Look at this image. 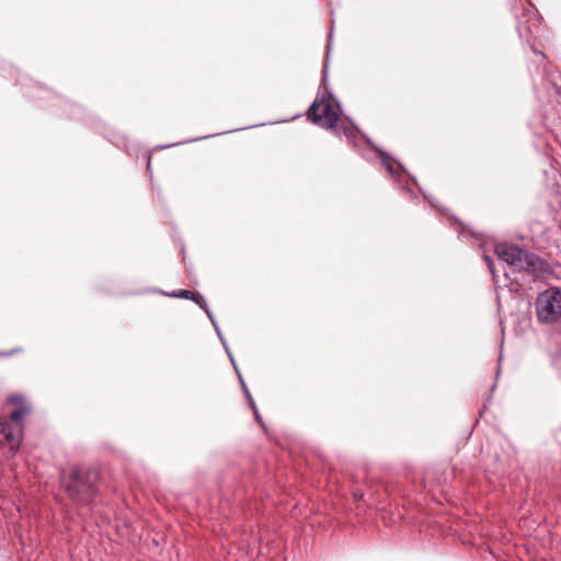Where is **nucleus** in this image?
<instances>
[{"label":"nucleus","mask_w":561,"mask_h":561,"mask_svg":"<svg viewBox=\"0 0 561 561\" xmlns=\"http://www.w3.org/2000/svg\"><path fill=\"white\" fill-rule=\"evenodd\" d=\"M309 117L321 127L331 128L339 119V108L331 99L319 98L309 110Z\"/></svg>","instance_id":"obj_3"},{"label":"nucleus","mask_w":561,"mask_h":561,"mask_svg":"<svg viewBox=\"0 0 561 561\" xmlns=\"http://www.w3.org/2000/svg\"><path fill=\"white\" fill-rule=\"evenodd\" d=\"M199 299L202 300V304L199 305L201 308L206 311V313H207L208 318L210 319V321H211V323H213V325H214L218 336L220 337L224 346L227 348V344H226V342L224 340V336H222V334L220 332V329H219V327H218V324H217V322H216L211 311L209 310V308H208V306H207V304H206V301H205V299H204V297L202 295H199Z\"/></svg>","instance_id":"obj_6"},{"label":"nucleus","mask_w":561,"mask_h":561,"mask_svg":"<svg viewBox=\"0 0 561 561\" xmlns=\"http://www.w3.org/2000/svg\"><path fill=\"white\" fill-rule=\"evenodd\" d=\"M96 478L95 473L83 474L79 469H73L70 472L69 481L62 477V483L71 500L77 503H90L95 495V488L90 477Z\"/></svg>","instance_id":"obj_1"},{"label":"nucleus","mask_w":561,"mask_h":561,"mask_svg":"<svg viewBox=\"0 0 561 561\" xmlns=\"http://www.w3.org/2000/svg\"><path fill=\"white\" fill-rule=\"evenodd\" d=\"M486 261H489V260L486 259ZM488 263H490V262H488ZM489 267H490V272L494 274V271H493V267L491 264H489Z\"/></svg>","instance_id":"obj_15"},{"label":"nucleus","mask_w":561,"mask_h":561,"mask_svg":"<svg viewBox=\"0 0 561 561\" xmlns=\"http://www.w3.org/2000/svg\"><path fill=\"white\" fill-rule=\"evenodd\" d=\"M244 394L248 398V401L250 402V398H252V396L250 394V391L249 390L245 391Z\"/></svg>","instance_id":"obj_13"},{"label":"nucleus","mask_w":561,"mask_h":561,"mask_svg":"<svg viewBox=\"0 0 561 561\" xmlns=\"http://www.w3.org/2000/svg\"><path fill=\"white\" fill-rule=\"evenodd\" d=\"M0 442L8 444L14 454L19 450L22 442V425L13 424L8 420L0 421Z\"/></svg>","instance_id":"obj_5"},{"label":"nucleus","mask_w":561,"mask_h":561,"mask_svg":"<svg viewBox=\"0 0 561 561\" xmlns=\"http://www.w3.org/2000/svg\"><path fill=\"white\" fill-rule=\"evenodd\" d=\"M226 350H228V347H227ZM227 352H229V351H227ZM228 354H229L230 359H231V362H232V364H233V366H234V369H236V370H238V369H237V366H236V363H234V360H233V358H232L231 354H230V353H228ZM237 374H238V376H239V380H240V383H241V388L243 389V392L248 391L249 389H248V387H247V385H245L244 380L242 379V377H241L240 373H239V371H237Z\"/></svg>","instance_id":"obj_11"},{"label":"nucleus","mask_w":561,"mask_h":561,"mask_svg":"<svg viewBox=\"0 0 561 561\" xmlns=\"http://www.w3.org/2000/svg\"><path fill=\"white\" fill-rule=\"evenodd\" d=\"M193 300H195L198 305L202 304V300L199 299V296L197 298L194 296Z\"/></svg>","instance_id":"obj_14"},{"label":"nucleus","mask_w":561,"mask_h":561,"mask_svg":"<svg viewBox=\"0 0 561 561\" xmlns=\"http://www.w3.org/2000/svg\"><path fill=\"white\" fill-rule=\"evenodd\" d=\"M250 407H251V409L253 411L255 421L262 426V428L265 431V433H267L266 426H265V424H264V422L262 420V416H261V414H260V412H259V410H257V408L255 405V402H254L253 398H250Z\"/></svg>","instance_id":"obj_9"},{"label":"nucleus","mask_w":561,"mask_h":561,"mask_svg":"<svg viewBox=\"0 0 561 561\" xmlns=\"http://www.w3.org/2000/svg\"><path fill=\"white\" fill-rule=\"evenodd\" d=\"M226 350H228V347H227ZM227 352H229V351H227ZM228 354H229L230 359H231V362H232V364H233V366H234V369H236V370H238V369H237V366H236V363H234V360H233V358H232L231 354H230V353H228ZM237 374H238V376H239V380H240V383H241V388L243 389V392L248 391L249 389H248V387H247V385H245L244 380L242 379V377H241L240 373H239V371H237Z\"/></svg>","instance_id":"obj_12"},{"label":"nucleus","mask_w":561,"mask_h":561,"mask_svg":"<svg viewBox=\"0 0 561 561\" xmlns=\"http://www.w3.org/2000/svg\"><path fill=\"white\" fill-rule=\"evenodd\" d=\"M540 322L551 323L561 318V288L552 287L541 293L536 302Z\"/></svg>","instance_id":"obj_2"},{"label":"nucleus","mask_w":561,"mask_h":561,"mask_svg":"<svg viewBox=\"0 0 561 561\" xmlns=\"http://www.w3.org/2000/svg\"><path fill=\"white\" fill-rule=\"evenodd\" d=\"M28 408L20 407L10 413V417L8 421L12 422L13 424L22 425V420L28 413Z\"/></svg>","instance_id":"obj_7"},{"label":"nucleus","mask_w":561,"mask_h":561,"mask_svg":"<svg viewBox=\"0 0 561 561\" xmlns=\"http://www.w3.org/2000/svg\"><path fill=\"white\" fill-rule=\"evenodd\" d=\"M495 253L502 261L510 265H514L519 268L536 270L534 256H529L528 253L515 245L506 243L497 244L495 247Z\"/></svg>","instance_id":"obj_4"},{"label":"nucleus","mask_w":561,"mask_h":561,"mask_svg":"<svg viewBox=\"0 0 561 561\" xmlns=\"http://www.w3.org/2000/svg\"><path fill=\"white\" fill-rule=\"evenodd\" d=\"M250 407H251V409L253 411L255 421L262 426V428L265 431V433H267L266 426H265V424H264V422L262 420V416H261V414H260V412H259V410H257V408L255 405V402H254L253 398H250Z\"/></svg>","instance_id":"obj_8"},{"label":"nucleus","mask_w":561,"mask_h":561,"mask_svg":"<svg viewBox=\"0 0 561 561\" xmlns=\"http://www.w3.org/2000/svg\"><path fill=\"white\" fill-rule=\"evenodd\" d=\"M172 296L178 298L193 299L195 294L192 293L191 290L182 289L178 293H174Z\"/></svg>","instance_id":"obj_10"}]
</instances>
